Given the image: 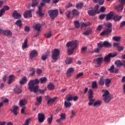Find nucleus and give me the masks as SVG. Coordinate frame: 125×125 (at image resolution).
<instances>
[{"label":"nucleus","mask_w":125,"mask_h":125,"mask_svg":"<svg viewBox=\"0 0 125 125\" xmlns=\"http://www.w3.org/2000/svg\"><path fill=\"white\" fill-rule=\"evenodd\" d=\"M117 56V53H109L104 58V62L105 63H110L111 59L114 58Z\"/></svg>","instance_id":"obj_6"},{"label":"nucleus","mask_w":125,"mask_h":125,"mask_svg":"<svg viewBox=\"0 0 125 125\" xmlns=\"http://www.w3.org/2000/svg\"><path fill=\"white\" fill-rule=\"evenodd\" d=\"M48 14L50 18L54 20L59 15V12L57 9L50 10L48 12Z\"/></svg>","instance_id":"obj_7"},{"label":"nucleus","mask_w":125,"mask_h":125,"mask_svg":"<svg viewBox=\"0 0 125 125\" xmlns=\"http://www.w3.org/2000/svg\"><path fill=\"white\" fill-rule=\"evenodd\" d=\"M45 37H46V38H47V39H49V38H51V37H52V34L51 33V32H48L44 34Z\"/></svg>","instance_id":"obj_50"},{"label":"nucleus","mask_w":125,"mask_h":125,"mask_svg":"<svg viewBox=\"0 0 125 125\" xmlns=\"http://www.w3.org/2000/svg\"><path fill=\"white\" fill-rule=\"evenodd\" d=\"M52 58L53 60V62H55L58 60V58L60 54V51L59 49H55L52 51Z\"/></svg>","instance_id":"obj_4"},{"label":"nucleus","mask_w":125,"mask_h":125,"mask_svg":"<svg viewBox=\"0 0 125 125\" xmlns=\"http://www.w3.org/2000/svg\"><path fill=\"white\" fill-rule=\"evenodd\" d=\"M92 88H95L97 87V82H94L92 84Z\"/></svg>","instance_id":"obj_59"},{"label":"nucleus","mask_w":125,"mask_h":125,"mask_svg":"<svg viewBox=\"0 0 125 125\" xmlns=\"http://www.w3.org/2000/svg\"><path fill=\"white\" fill-rule=\"evenodd\" d=\"M73 62V59L72 58H68L67 60L65 61V63L66 64H71Z\"/></svg>","instance_id":"obj_41"},{"label":"nucleus","mask_w":125,"mask_h":125,"mask_svg":"<svg viewBox=\"0 0 125 125\" xmlns=\"http://www.w3.org/2000/svg\"><path fill=\"white\" fill-rule=\"evenodd\" d=\"M105 15L104 14H102L100 15L99 16V19L100 20H103V19H104V18H105Z\"/></svg>","instance_id":"obj_62"},{"label":"nucleus","mask_w":125,"mask_h":125,"mask_svg":"<svg viewBox=\"0 0 125 125\" xmlns=\"http://www.w3.org/2000/svg\"><path fill=\"white\" fill-rule=\"evenodd\" d=\"M103 60V57H99L94 59L93 62H96V64L98 65V67H100Z\"/></svg>","instance_id":"obj_12"},{"label":"nucleus","mask_w":125,"mask_h":125,"mask_svg":"<svg viewBox=\"0 0 125 125\" xmlns=\"http://www.w3.org/2000/svg\"><path fill=\"white\" fill-rule=\"evenodd\" d=\"M54 88V85L52 83L49 84L48 85V89L49 90H51Z\"/></svg>","instance_id":"obj_47"},{"label":"nucleus","mask_w":125,"mask_h":125,"mask_svg":"<svg viewBox=\"0 0 125 125\" xmlns=\"http://www.w3.org/2000/svg\"><path fill=\"white\" fill-rule=\"evenodd\" d=\"M99 83L101 86H104V77L100 78V79L99 81Z\"/></svg>","instance_id":"obj_35"},{"label":"nucleus","mask_w":125,"mask_h":125,"mask_svg":"<svg viewBox=\"0 0 125 125\" xmlns=\"http://www.w3.org/2000/svg\"><path fill=\"white\" fill-rule=\"evenodd\" d=\"M47 80L46 77H43V78H41L40 79L39 82H40L41 84H43L44 83H46L47 82Z\"/></svg>","instance_id":"obj_36"},{"label":"nucleus","mask_w":125,"mask_h":125,"mask_svg":"<svg viewBox=\"0 0 125 125\" xmlns=\"http://www.w3.org/2000/svg\"><path fill=\"white\" fill-rule=\"evenodd\" d=\"M91 24L90 22H82L81 23L82 28H83V27H88V26H91Z\"/></svg>","instance_id":"obj_40"},{"label":"nucleus","mask_w":125,"mask_h":125,"mask_svg":"<svg viewBox=\"0 0 125 125\" xmlns=\"http://www.w3.org/2000/svg\"><path fill=\"white\" fill-rule=\"evenodd\" d=\"M18 109V106L15 105L13 107V109L11 110L12 112L14 113L15 116L18 115L17 110Z\"/></svg>","instance_id":"obj_30"},{"label":"nucleus","mask_w":125,"mask_h":125,"mask_svg":"<svg viewBox=\"0 0 125 125\" xmlns=\"http://www.w3.org/2000/svg\"><path fill=\"white\" fill-rule=\"evenodd\" d=\"M95 3H99V5H102L104 3V0H93Z\"/></svg>","instance_id":"obj_39"},{"label":"nucleus","mask_w":125,"mask_h":125,"mask_svg":"<svg viewBox=\"0 0 125 125\" xmlns=\"http://www.w3.org/2000/svg\"><path fill=\"white\" fill-rule=\"evenodd\" d=\"M49 54V51H47L45 54L42 55V60L43 61H45Z\"/></svg>","instance_id":"obj_24"},{"label":"nucleus","mask_w":125,"mask_h":125,"mask_svg":"<svg viewBox=\"0 0 125 125\" xmlns=\"http://www.w3.org/2000/svg\"><path fill=\"white\" fill-rule=\"evenodd\" d=\"M115 64L119 68L121 66L124 67L125 66V60H123L122 62L120 60H116Z\"/></svg>","instance_id":"obj_11"},{"label":"nucleus","mask_w":125,"mask_h":125,"mask_svg":"<svg viewBox=\"0 0 125 125\" xmlns=\"http://www.w3.org/2000/svg\"><path fill=\"white\" fill-rule=\"evenodd\" d=\"M99 6L97 4L94 8V11H95V12L97 14H98V13H99V11H98V9H99Z\"/></svg>","instance_id":"obj_53"},{"label":"nucleus","mask_w":125,"mask_h":125,"mask_svg":"<svg viewBox=\"0 0 125 125\" xmlns=\"http://www.w3.org/2000/svg\"><path fill=\"white\" fill-rule=\"evenodd\" d=\"M124 48L125 47L123 46H118V48H117L119 51H122V50H124Z\"/></svg>","instance_id":"obj_57"},{"label":"nucleus","mask_w":125,"mask_h":125,"mask_svg":"<svg viewBox=\"0 0 125 125\" xmlns=\"http://www.w3.org/2000/svg\"><path fill=\"white\" fill-rule=\"evenodd\" d=\"M109 95L110 93L108 90H105L103 95V100L105 104H108L113 99V96Z\"/></svg>","instance_id":"obj_3"},{"label":"nucleus","mask_w":125,"mask_h":125,"mask_svg":"<svg viewBox=\"0 0 125 125\" xmlns=\"http://www.w3.org/2000/svg\"><path fill=\"white\" fill-rule=\"evenodd\" d=\"M83 76V72L80 73H79V74L77 75V77H76V79H78L79 78L82 77Z\"/></svg>","instance_id":"obj_55"},{"label":"nucleus","mask_w":125,"mask_h":125,"mask_svg":"<svg viewBox=\"0 0 125 125\" xmlns=\"http://www.w3.org/2000/svg\"><path fill=\"white\" fill-rule=\"evenodd\" d=\"M72 104L70 102L65 101L64 102V106L65 108H70L71 107Z\"/></svg>","instance_id":"obj_33"},{"label":"nucleus","mask_w":125,"mask_h":125,"mask_svg":"<svg viewBox=\"0 0 125 125\" xmlns=\"http://www.w3.org/2000/svg\"><path fill=\"white\" fill-rule=\"evenodd\" d=\"M67 102H70L73 101V97L72 95H67L66 96Z\"/></svg>","instance_id":"obj_42"},{"label":"nucleus","mask_w":125,"mask_h":125,"mask_svg":"<svg viewBox=\"0 0 125 125\" xmlns=\"http://www.w3.org/2000/svg\"><path fill=\"white\" fill-rule=\"evenodd\" d=\"M26 82H27V78L25 76H24L22 78L21 80L20 83L21 85H23V84L26 83Z\"/></svg>","instance_id":"obj_31"},{"label":"nucleus","mask_w":125,"mask_h":125,"mask_svg":"<svg viewBox=\"0 0 125 125\" xmlns=\"http://www.w3.org/2000/svg\"><path fill=\"white\" fill-rule=\"evenodd\" d=\"M40 0H32V6L34 7L36 6L39 2Z\"/></svg>","instance_id":"obj_44"},{"label":"nucleus","mask_w":125,"mask_h":125,"mask_svg":"<svg viewBox=\"0 0 125 125\" xmlns=\"http://www.w3.org/2000/svg\"><path fill=\"white\" fill-rule=\"evenodd\" d=\"M88 13L90 16H95V15L97 14L94 9L88 10Z\"/></svg>","instance_id":"obj_28"},{"label":"nucleus","mask_w":125,"mask_h":125,"mask_svg":"<svg viewBox=\"0 0 125 125\" xmlns=\"http://www.w3.org/2000/svg\"><path fill=\"white\" fill-rule=\"evenodd\" d=\"M27 101L25 99H22L20 101L19 106L20 107H22L26 105Z\"/></svg>","instance_id":"obj_18"},{"label":"nucleus","mask_w":125,"mask_h":125,"mask_svg":"<svg viewBox=\"0 0 125 125\" xmlns=\"http://www.w3.org/2000/svg\"><path fill=\"white\" fill-rule=\"evenodd\" d=\"M33 10H27L26 12H25L23 14V16L24 18H31L32 17V11Z\"/></svg>","instance_id":"obj_14"},{"label":"nucleus","mask_w":125,"mask_h":125,"mask_svg":"<svg viewBox=\"0 0 125 125\" xmlns=\"http://www.w3.org/2000/svg\"><path fill=\"white\" fill-rule=\"evenodd\" d=\"M97 45L100 48L102 47H111V44L107 41H104L103 43L102 42L97 43Z\"/></svg>","instance_id":"obj_8"},{"label":"nucleus","mask_w":125,"mask_h":125,"mask_svg":"<svg viewBox=\"0 0 125 125\" xmlns=\"http://www.w3.org/2000/svg\"><path fill=\"white\" fill-rule=\"evenodd\" d=\"M4 13H5V10L4 9H1L0 11V17H2Z\"/></svg>","instance_id":"obj_58"},{"label":"nucleus","mask_w":125,"mask_h":125,"mask_svg":"<svg viewBox=\"0 0 125 125\" xmlns=\"http://www.w3.org/2000/svg\"><path fill=\"white\" fill-rule=\"evenodd\" d=\"M101 36H107V37H109L110 35V32H102L100 34Z\"/></svg>","instance_id":"obj_43"},{"label":"nucleus","mask_w":125,"mask_h":125,"mask_svg":"<svg viewBox=\"0 0 125 125\" xmlns=\"http://www.w3.org/2000/svg\"><path fill=\"white\" fill-rule=\"evenodd\" d=\"M45 5V3L42 2L40 6H39V11L37 12V13L38 14L40 17H42L44 16V14L42 13V7Z\"/></svg>","instance_id":"obj_9"},{"label":"nucleus","mask_w":125,"mask_h":125,"mask_svg":"<svg viewBox=\"0 0 125 125\" xmlns=\"http://www.w3.org/2000/svg\"><path fill=\"white\" fill-rule=\"evenodd\" d=\"M119 1L120 2V4L124 5L125 4V0H119Z\"/></svg>","instance_id":"obj_64"},{"label":"nucleus","mask_w":125,"mask_h":125,"mask_svg":"<svg viewBox=\"0 0 125 125\" xmlns=\"http://www.w3.org/2000/svg\"><path fill=\"white\" fill-rule=\"evenodd\" d=\"M74 24H75V26L76 28H79V27L80 26V24L78 21H75L74 22Z\"/></svg>","instance_id":"obj_54"},{"label":"nucleus","mask_w":125,"mask_h":125,"mask_svg":"<svg viewBox=\"0 0 125 125\" xmlns=\"http://www.w3.org/2000/svg\"><path fill=\"white\" fill-rule=\"evenodd\" d=\"M22 21L21 20H17L15 23L16 25L19 28H21L22 24L21 23Z\"/></svg>","instance_id":"obj_34"},{"label":"nucleus","mask_w":125,"mask_h":125,"mask_svg":"<svg viewBox=\"0 0 125 125\" xmlns=\"http://www.w3.org/2000/svg\"><path fill=\"white\" fill-rule=\"evenodd\" d=\"M121 39V38L120 36L119 37L115 36L113 37V40H114V41H115V42H120Z\"/></svg>","instance_id":"obj_49"},{"label":"nucleus","mask_w":125,"mask_h":125,"mask_svg":"<svg viewBox=\"0 0 125 125\" xmlns=\"http://www.w3.org/2000/svg\"><path fill=\"white\" fill-rule=\"evenodd\" d=\"M93 91L92 89H90L89 91V95H88V99L89 102L88 103V105L89 106H92L95 101V99H93Z\"/></svg>","instance_id":"obj_5"},{"label":"nucleus","mask_w":125,"mask_h":125,"mask_svg":"<svg viewBox=\"0 0 125 125\" xmlns=\"http://www.w3.org/2000/svg\"><path fill=\"white\" fill-rule=\"evenodd\" d=\"M42 96H40L38 98H37V101L38 102H39L40 104H42Z\"/></svg>","instance_id":"obj_56"},{"label":"nucleus","mask_w":125,"mask_h":125,"mask_svg":"<svg viewBox=\"0 0 125 125\" xmlns=\"http://www.w3.org/2000/svg\"><path fill=\"white\" fill-rule=\"evenodd\" d=\"M114 13L113 12H110L106 16V20L108 21V20H111L113 17H114Z\"/></svg>","instance_id":"obj_19"},{"label":"nucleus","mask_w":125,"mask_h":125,"mask_svg":"<svg viewBox=\"0 0 125 125\" xmlns=\"http://www.w3.org/2000/svg\"><path fill=\"white\" fill-rule=\"evenodd\" d=\"M74 72V69L73 68H70L67 70V76L70 77L71 74Z\"/></svg>","instance_id":"obj_23"},{"label":"nucleus","mask_w":125,"mask_h":125,"mask_svg":"<svg viewBox=\"0 0 125 125\" xmlns=\"http://www.w3.org/2000/svg\"><path fill=\"white\" fill-rule=\"evenodd\" d=\"M102 104V101L101 100H97L93 104L94 107L100 106Z\"/></svg>","instance_id":"obj_20"},{"label":"nucleus","mask_w":125,"mask_h":125,"mask_svg":"<svg viewBox=\"0 0 125 125\" xmlns=\"http://www.w3.org/2000/svg\"><path fill=\"white\" fill-rule=\"evenodd\" d=\"M12 16L14 19H20L21 17V15L16 11L13 12Z\"/></svg>","instance_id":"obj_15"},{"label":"nucleus","mask_w":125,"mask_h":125,"mask_svg":"<svg viewBox=\"0 0 125 125\" xmlns=\"http://www.w3.org/2000/svg\"><path fill=\"white\" fill-rule=\"evenodd\" d=\"M15 93L17 94H20L21 93L22 90L21 89V87L17 86L14 89Z\"/></svg>","instance_id":"obj_29"},{"label":"nucleus","mask_w":125,"mask_h":125,"mask_svg":"<svg viewBox=\"0 0 125 125\" xmlns=\"http://www.w3.org/2000/svg\"><path fill=\"white\" fill-rule=\"evenodd\" d=\"M91 32H83V35L84 36H89V35H91Z\"/></svg>","instance_id":"obj_61"},{"label":"nucleus","mask_w":125,"mask_h":125,"mask_svg":"<svg viewBox=\"0 0 125 125\" xmlns=\"http://www.w3.org/2000/svg\"><path fill=\"white\" fill-rule=\"evenodd\" d=\"M39 83L40 81L38 79L30 80L28 83L29 90L35 93H37L39 92L40 94H43L44 93V90L39 89V86L37 84H39Z\"/></svg>","instance_id":"obj_1"},{"label":"nucleus","mask_w":125,"mask_h":125,"mask_svg":"<svg viewBox=\"0 0 125 125\" xmlns=\"http://www.w3.org/2000/svg\"><path fill=\"white\" fill-rule=\"evenodd\" d=\"M111 83V81L110 79H106L105 80V85L106 86V87H109L110 84Z\"/></svg>","instance_id":"obj_38"},{"label":"nucleus","mask_w":125,"mask_h":125,"mask_svg":"<svg viewBox=\"0 0 125 125\" xmlns=\"http://www.w3.org/2000/svg\"><path fill=\"white\" fill-rule=\"evenodd\" d=\"M104 26L105 27H106V28H107V29L106 31L104 30L103 32H112V24L110 22L105 23L104 24Z\"/></svg>","instance_id":"obj_16"},{"label":"nucleus","mask_w":125,"mask_h":125,"mask_svg":"<svg viewBox=\"0 0 125 125\" xmlns=\"http://www.w3.org/2000/svg\"><path fill=\"white\" fill-rule=\"evenodd\" d=\"M38 55V53L36 50H33L30 53L29 59L32 60L34 58L37 57Z\"/></svg>","instance_id":"obj_13"},{"label":"nucleus","mask_w":125,"mask_h":125,"mask_svg":"<svg viewBox=\"0 0 125 125\" xmlns=\"http://www.w3.org/2000/svg\"><path fill=\"white\" fill-rule=\"evenodd\" d=\"M83 3H80L76 5V7L77 8H81L83 6Z\"/></svg>","instance_id":"obj_60"},{"label":"nucleus","mask_w":125,"mask_h":125,"mask_svg":"<svg viewBox=\"0 0 125 125\" xmlns=\"http://www.w3.org/2000/svg\"><path fill=\"white\" fill-rule=\"evenodd\" d=\"M114 69H115V67H114V65H112V66L110 67V68H109V69H108V70L109 72H110L111 73H114Z\"/></svg>","instance_id":"obj_46"},{"label":"nucleus","mask_w":125,"mask_h":125,"mask_svg":"<svg viewBox=\"0 0 125 125\" xmlns=\"http://www.w3.org/2000/svg\"><path fill=\"white\" fill-rule=\"evenodd\" d=\"M15 79V77L14 75H10L9 77V80H8V83L9 84H10L13 82L14 81Z\"/></svg>","instance_id":"obj_22"},{"label":"nucleus","mask_w":125,"mask_h":125,"mask_svg":"<svg viewBox=\"0 0 125 125\" xmlns=\"http://www.w3.org/2000/svg\"><path fill=\"white\" fill-rule=\"evenodd\" d=\"M28 40L26 38L24 40V42L22 44V49H25V48H28V44H27Z\"/></svg>","instance_id":"obj_21"},{"label":"nucleus","mask_w":125,"mask_h":125,"mask_svg":"<svg viewBox=\"0 0 125 125\" xmlns=\"http://www.w3.org/2000/svg\"><path fill=\"white\" fill-rule=\"evenodd\" d=\"M122 18V16H118L117 15H114L113 19L114 21H120Z\"/></svg>","instance_id":"obj_26"},{"label":"nucleus","mask_w":125,"mask_h":125,"mask_svg":"<svg viewBox=\"0 0 125 125\" xmlns=\"http://www.w3.org/2000/svg\"><path fill=\"white\" fill-rule=\"evenodd\" d=\"M86 50H87V47L83 46L82 48L81 52L82 54H83L86 52Z\"/></svg>","instance_id":"obj_48"},{"label":"nucleus","mask_w":125,"mask_h":125,"mask_svg":"<svg viewBox=\"0 0 125 125\" xmlns=\"http://www.w3.org/2000/svg\"><path fill=\"white\" fill-rule=\"evenodd\" d=\"M29 71L31 72V73L30 74V76L31 77H33L35 74L36 70L34 68L31 67L29 69Z\"/></svg>","instance_id":"obj_37"},{"label":"nucleus","mask_w":125,"mask_h":125,"mask_svg":"<svg viewBox=\"0 0 125 125\" xmlns=\"http://www.w3.org/2000/svg\"><path fill=\"white\" fill-rule=\"evenodd\" d=\"M57 99V97H55L53 98H51L49 96H47L45 97V100L48 101L47 105H51Z\"/></svg>","instance_id":"obj_10"},{"label":"nucleus","mask_w":125,"mask_h":125,"mask_svg":"<svg viewBox=\"0 0 125 125\" xmlns=\"http://www.w3.org/2000/svg\"><path fill=\"white\" fill-rule=\"evenodd\" d=\"M78 45V42L76 40L69 42L66 43V46L68 48L67 50L68 54L69 55H72L74 53V51L76 48H77Z\"/></svg>","instance_id":"obj_2"},{"label":"nucleus","mask_w":125,"mask_h":125,"mask_svg":"<svg viewBox=\"0 0 125 125\" xmlns=\"http://www.w3.org/2000/svg\"><path fill=\"white\" fill-rule=\"evenodd\" d=\"M47 122L49 125H50L52 123V122L53 121V116L51 115V117H49L47 120Z\"/></svg>","instance_id":"obj_52"},{"label":"nucleus","mask_w":125,"mask_h":125,"mask_svg":"<svg viewBox=\"0 0 125 125\" xmlns=\"http://www.w3.org/2000/svg\"><path fill=\"white\" fill-rule=\"evenodd\" d=\"M103 28V25H100L98 26L97 30L98 31H101L102 29Z\"/></svg>","instance_id":"obj_63"},{"label":"nucleus","mask_w":125,"mask_h":125,"mask_svg":"<svg viewBox=\"0 0 125 125\" xmlns=\"http://www.w3.org/2000/svg\"><path fill=\"white\" fill-rule=\"evenodd\" d=\"M60 118L62 119V120H64L66 119L65 114L64 113H62L60 115Z\"/></svg>","instance_id":"obj_51"},{"label":"nucleus","mask_w":125,"mask_h":125,"mask_svg":"<svg viewBox=\"0 0 125 125\" xmlns=\"http://www.w3.org/2000/svg\"><path fill=\"white\" fill-rule=\"evenodd\" d=\"M4 35V36H6L7 37H11L12 36V33L11 32H0V35Z\"/></svg>","instance_id":"obj_27"},{"label":"nucleus","mask_w":125,"mask_h":125,"mask_svg":"<svg viewBox=\"0 0 125 125\" xmlns=\"http://www.w3.org/2000/svg\"><path fill=\"white\" fill-rule=\"evenodd\" d=\"M41 28V24L40 23H37L35 25L34 29L36 30V31L40 32Z\"/></svg>","instance_id":"obj_32"},{"label":"nucleus","mask_w":125,"mask_h":125,"mask_svg":"<svg viewBox=\"0 0 125 125\" xmlns=\"http://www.w3.org/2000/svg\"><path fill=\"white\" fill-rule=\"evenodd\" d=\"M124 7V5L121 4H119L115 7V9L118 11H122Z\"/></svg>","instance_id":"obj_25"},{"label":"nucleus","mask_w":125,"mask_h":125,"mask_svg":"<svg viewBox=\"0 0 125 125\" xmlns=\"http://www.w3.org/2000/svg\"><path fill=\"white\" fill-rule=\"evenodd\" d=\"M45 116L43 113H39L38 115V119L40 123H43L44 121Z\"/></svg>","instance_id":"obj_17"},{"label":"nucleus","mask_w":125,"mask_h":125,"mask_svg":"<svg viewBox=\"0 0 125 125\" xmlns=\"http://www.w3.org/2000/svg\"><path fill=\"white\" fill-rule=\"evenodd\" d=\"M72 12L74 16H77L79 14L78 11L75 9L72 10Z\"/></svg>","instance_id":"obj_45"}]
</instances>
